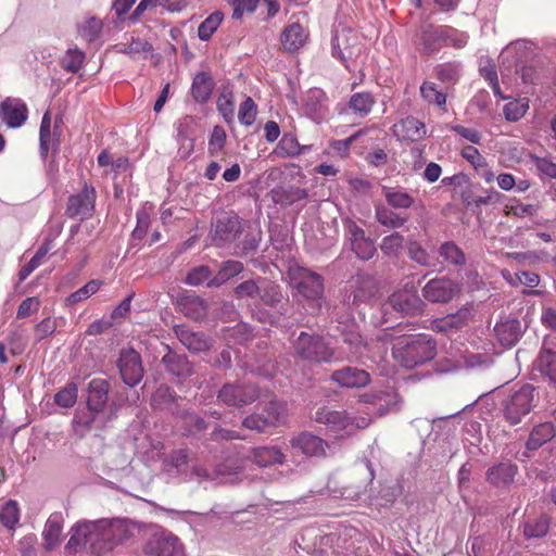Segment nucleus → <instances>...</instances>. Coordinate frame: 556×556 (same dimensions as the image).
<instances>
[{
    "label": "nucleus",
    "mask_w": 556,
    "mask_h": 556,
    "mask_svg": "<svg viewBox=\"0 0 556 556\" xmlns=\"http://www.w3.org/2000/svg\"><path fill=\"white\" fill-rule=\"evenodd\" d=\"M66 544L68 551H77L89 545L91 553L101 555L128 540L131 535L125 519H100L75 525Z\"/></svg>",
    "instance_id": "nucleus-1"
},
{
    "label": "nucleus",
    "mask_w": 556,
    "mask_h": 556,
    "mask_svg": "<svg viewBox=\"0 0 556 556\" xmlns=\"http://www.w3.org/2000/svg\"><path fill=\"white\" fill-rule=\"evenodd\" d=\"M210 236L212 242L218 248H229L235 244L236 254L255 252L261 241V231L253 230L250 225L235 214H225L212 225Z\"/></svg>",
    "instance_id": "nucleus-2"
},
{
    "label": "nucleus",
    "mask_w": 556,
    "mask_h": 556,
    "mask_svg": "<svg viewBox=\"0 0 556 556\" xmlns=\"http://www.w3.org/2000/svg\"><path fill=\"white\" fill-rule=\"evenodd\" d=\"M377 340L382 343L393 342L392 355L405 368H415L437 355V343L426 333L395 337L393 330H386Z\"/></svg>",
    "instance_id": "nucleus-3"
},
{
    "label": "nucleus",
    "mask_w": 556,
    "mask_h": 556,
    "mask_svg": "<svg viewBox=\"0 0 556 556\" xmlns=\"http://www.w3.org/2000/svg\"><path fill=\"white\" fill-rule=\"evenodd\" d=\"M329 317L332 323H336L337 330L342 338V341L349 345L351 352L358 357L371 358L370 345L363 338L359 326L351 312L341 311L340 306H332L329 308Z\"/></svg>",
    "instance_id": "nucleus-4"
},
{
    "label": "nucleus",
    "mask_w": 556,
    "mask_h": 556,
    "mask_svg": "<svg viewBox=\"0 0 556 556\" xmlns=\"http://www.w3.org/2000/svg\"><path fill=\"white\" fill-rule=\"evenodd\" d=\"M294 356L312 364L332 363L340 359L324 337L302 331L292 343Z\"/></svg>",
    "instance_id": "nucleus-5"
},
{
    "label": "nucleus",
    "mask_w": 556,
    "mask_h": 556,
    "mask_svg": "<svg viewBox=\"0 0 556 556\" xmlns=\"http://www.w3.org/2000/svg\"><path fill=\"white\" fill-rule=\"evenodd\" d=\"M315 421L326 426L336 438H342L354 433L357 429L366 428L370 419L366 417L355 418L346 412L331 410L320 407L315 413Z\"/></svg>",
    "instance_id": "nucleus-6"
},
{
    "label": "nucleus",
    "mask_w": 556,
    "mask_h": 556,
    "mask_svg": "<svg viewBox=\"0 0 556 556\" xmlns=\"http://www.w3.org/2000/svg\"><path fill=\"white\" fill-rule=\"evenodd\" d=\"M534 387L525 384L520 389L510 392L502 403L504 419L510 425L520 424L535 406Z\"/></svg>",
    "instance_id": "nucleus-7"
},
{
    "label": "nucleus",
    "mask_w": 556,
    "mask_h": 556,
    "mask_svg": "<svg viewBox=\"0 0 556 556\" xmlns=\"http://www.w3.org/2000/svg\"><path fill=\"white\" fill-rule=\"evenodd\" d=\"M292 285L307 300L315 303L317 309L321 308L324 300L323 277L304 267L291 268L289 271Z\"/></svg>",
    "instance_id": "nucleus-8"
},
{
    "label": "nucleus",
    "mask_w": 556,
    "mask_h": 556,
    "mask_svg": "<svg viewBox=\"0 0 556 556\" xmlns=\"http://www.w3.org/2000/svg\"><path fill=\"white\" fill-rule=\"evenodd\" d=\"M344 238L351 251L362 261L371 260L377 253L374 240L351 218L342 220Z\"/></svg>",
    "instance_id": "nucleus-9"
},
{
    "label": "nucleus",
    "mask_w": 556,
    "mask_h": 556,
    "mask_svg": "<svg viewBox=\"0 0 556 556\" xmlns=\"http://www.w3.org/2000/svg\"><path fill=\"white\" fill-rule=\"evenodd\" d=\"M258 395V389L253 383H225L218 391L217 399L227 406L241 408L255 402Z\"/></svg>",
    "instance_id": "nucleus-10"
},
{
    "label": "nucleus",
    "mask_w": 556,
    "mask_h": 556,
    "mask_svg": "<svg viewBox=\"0 0 556 556\" xmlns=\"http://www.w3.org/2000/svg\"><path fill=\"white\" fill-rule=\"evenodd\" d=\"M96 199L94 187L84 182L78 193L68 197L65 214L73 219L86 220L93 215Z\"/></svg>",
    "instance_id": "nucleus-11"
},
{
    "label": "nucleus",
    "mask_w": 556,
    "mask_h": 556,
    "mask_svg": "<svg viewBox=\"0 0 556 556\" xmlns=\"http://www.w3.org/2000/svg\"><path fill=\"white\" fill-rule=\"evenodd\" d=\"M362 47L351 30H337L331 39V54L338 59L346 70H351V63L361 54Z\"/></svg>",
    "instance_id": "nucleus-12"
},
{
    "label": "nucleus",
    "mask_w": 556,
    "mask_h": 556,
    "mask_svg": "<svg viewBox=\"0 0 556 556\" xmlns=\"http://www.w3.org/2000/svg\"><path fill=\"white\" fill-rule=\"evenodd\" d=\"M143 551L151 556H182L184 549L177 536L164 530L153 532Z\"/></svg>",
    "instance_id": "nucleus-13"
},
{
    "label": "nucleus",
    "mask_w": 556,
    "mask_h": 556,
    "mask_svg": "<svg viewBox=\"0 0 556 556\" xmlns=\"http://www.w3.org/2000/svg\"><path fill=\"white\" fill-rule=\"evenodd\" d=\"M354 290L344 295L342 301L333 306H340L343 312H351L352 314L358 309L361 303L370 300L377 292L374 280L368 276H357L355 278Z\"/></svg>",
    "instance_id": "nucleus-14"
},
{
    "label": "nucleus",
    "mask_w": 556,
    "mask_h": 556,
    "mask_svg": "<svg viewBox=\"0 0 556 556\" xmlns=\"http://www.w3.org/2000/svg\"><path fill=\"white\" fill-rule=\"evenodd\" d=\"M555 435L556 431L552 422L546 421L535 425L525 443V450L517 452L515 458L520 463H526L533 456L534 452L551 442Z\"/></svg>",
    "instance_id": "nucleus-15"
},
{
    "label": "nucleus",
    "mask_w": 556,
    "mask_h": 556,
    "mask_svg": "<svg viewBox=\"0 0 556 556\" xmlns=\"http://www.w3.org/2000/svg\"><path fill=\"white\" fill-rule=\"evenodd\" d=\"M117 366L123 381L129 386H137L143 378V367L140 354L134 349L121 351Z\"/></svg>",
    "instance_id": "nucleus-16"
},
{
    "label": "nucleus",
    "mask_w": 556,
    "mask_h": 556,
    "mask_svg": "<svg viewBox=\"0 0 556 556\" xmlns=\"http://www.w3.org/2000/svg\"><path fill=\"white\" fill-rule=\"evenodd\" d=\"M426 307L425 302L414 293L401 291L389 296L383 305V312L390 308L404 315H420Z\"/></svg>",
    "instance_id": "nucleus-17"
},
{
    "label": "nucleus",
    "mask_w": 556,
    "mask_h": 556,
    "mask_svg": "<svg viewBox=\"0 0 556 556\" xmlns=\"http://www.w3.org/2000/svg\"><path fill=\"white\" fill-rule=\"evenodd\" d=\"M473 314L470 307L464 306L456 313L448 314L444 317L435 318L431 321V329L435 332L444 334H453L463 330L469 325Z\"/></svg>",
    "instance_id": "nucleus-18"
},
{
    "label": "nucleus",
    "mask_w": 556,
    "mask_h": 556,
    "mask_svg": "<svg viewBox=\"0 0 556 556\" xmlns=\"http://www.w3.org/2000/svg\"><path fill=\"white\" fill-rule=\"evenodd\" d=\"M458 292V285L448 278H434L422 288V296L432 303H447Z\"/></svg>",
    "instance_id": "nucleus-19"
},
{
    "label": "nucleus",
    "mask_w": 556,
    "mask_h": 556,
    "mask_svg": "<svg viewBox=\"0 0 556 556\" xmlns=\"http://www.w3.org/2000/svg\"><path fill=\"white\" fill-rule=\"evenodd\" d=\"M28 117L25 102L18 98H7L0 103V119L10 128H18Z\"/></svg>",
    "instance_id": "nucleus-20"
},
{
    "label": "nucleus",
    "mask_w": 556,
    "mask_h": 556,
    "mask_svg": "<svg viewBox=\"0 0 556 556\" xmlns=\"http://www.w3.org/2000/svg\"><path fill=\"white\" fill-rule=\"evenodd\" d=\"M414 45L426 54L438 52L442 45V26L421 25L415 34Z\"/></svg>",
    "instance_id": "nucleus-21"
},
{
    "label": "nucleus",
    "mask_w": 556,
    "mask_h": 556,
    "mask_svg": "<svg viewBox=\"0 0 556 556\" xmlns=\"http://www.w3.org/2000/svg\"><path fill=\"white\" fill-rule=\"evenodd\" d=\"M330 380L341 388H363L369 384L370 375L358 367L345 366L333 370L330 375Z\"/></svg>",
    "instance_id": "nucleus-22"
},
{
    "label": "nucleus",
    "mask_w": 556,
    "mask_h": 556,
    "mask_svg": "<svg viewBox=\"0 0 556 556\" xmlns=\"http://www.w3.org/2000/svg\"><path fill=\"white\" fill-rule=\"evenodd\" d=\"M493 331L502 346L511 348L520 340L523 333V327L518 319L507 317L497 321Z\"/></svg>",
    "instance_id": "nucleus-23"
},
{
    "label": "nucleus",
    "mask_w": 556,
    "mask_h": 556,
    "mask_svg": "<svg viewBox=\"0 0 556 556\" xmlns=\"http://www.w3.org/2000/svg\"><path fill=\"white\" fill-rule=\"evenodd\" d=\"M290 443L294 450L311 457L326 456V448L329 447L326 441L309 432L299 433L291 439Z\"/></svg>",
    "instance_id": "nucleus-24"
},
{
    "label": "nucleus",
    "mask_w": 556,
    "mask_h": 556,
    "mask_svg": "<svg viewBox=\"0 0 556 556\" xmlns=\"http://www.w3.org/2000/svg\"><path fill=\"white\" fill-rule=\"evenodd\" d=\"M361 402L376 407L379 416H384L397 409L399 395L393 390L375 391L363 394Z\"/></svg>",
    "instance_id": "nucleus-25"
},
{
    "label": "nucleus",
    "mask_w": 556,
    "mask_h": 556,
    "mask_svg": "<svg viewBox=\"0 0 556 556\" xmlns=\"http://www.w3.org/2000/svg\"><path fill=\"white\" fill-rule=\"evenodd\" d=\"M518 473V466L510 460L501 462L486 470V481L495 488H507Z\"/></svg>",
    "instance_id": "nucleus-26"
},
{
    "label": "nucleus",
    "mask_w": 556,
    "mask_h": 556,
    "mask_svg": "<svg viewBox=\"0 0 556 556\" xmlns=\"http://www.w3.org/2000/svg\"><path fill=\"white\" fill-rule=\"evenodd\" d=\"M392 132L399 140L417 141L426 136L425 124L414 116H407L392 126Z\"/></svg>",
    "instance_id": "nucleus-27"
},
{
    "label": "nucleus",
    "mask_w": 556,
    "mask_h": 556,
    "mask_svg": "<svg viewBox=\"0 0 556 556\" xmlns=\"http://www.w3.org/2000/svg\"><path fill=\"white\" fill-rule=\"evenodd\" d=\"M174 331L180 343L191 353L204 352L211 346L208 339L202 332H193L185 326H176Z\"/></svg>",
    "instance_id": "nucleus-28"
},
{
    "label": "nucleus",
    "mask_w": 556,
    "mask_h": 556,
    "mask_svg": "<svg viewBox=\"0 0 556 556\" xmlns=\"http://www.w3.org/2000/svg\"><path fill=\"white\" fill-rule=\"evenodd\" d=\"M110 383L105 379L94 378L88 384L87 406L93 410L104 409L109 399Z\"/></svg>",
    "instance_id": "nucleus-29"
},
{
    "label": "nucleus",
    "mask_w": 556,
    "mask_h": 556,
    "mask_svg": "<svg viewBox=\"0 0 556 556\" xmlns=\"http://www.w3.org/2000/svg\"><path fill=\"white\" fill-rule=\"evenodd\" d=\"M167 353L162 357L165 369L178 378H186L192 375V367L185 355H179L166 346Z\"/></svg>",
    "instance_id": "nucleus-30"
},
{
    "label": "nucleus",
    "mask_w": 556,
    "mask_h": 556,
    "mask_svg": "<svg viewBox=\"0 0 556 556\" xmlns=\"http://www.w3.org/2000/svg\"><path fill=\"white\" fill-rule=\"evenodd\" d=\"M362 465L367 471V477L365 481L356 485L344 486L340 491H333V497L343 498L352 502L359 500L361 495L366 492L367 486L372 482L375 478L374 468L371 467L370 462L368 459H365L362 462Z\"/></svg>",
    "instance_id": "nucleus-31"
},
{
    "label": "nucleus",
    "mask_w": 556,
    "mask_h": 556,
    "mask_svg": "<svg viewBox=\"0 0 556 556\" xmlns=\"http://www.w3.org/2000/svg\"><path fill=\"white\" fill-rule=\"evenodd\" d=\"M375 218L381 226L391 229L402 228L408 220L407 216L393 211L392 207H388L382 203L375 205Z\"/></svg>",
    "instance_id": "nucleus-32"
},
{
    "label": "nucleus",
    "mask_w": 556,
    "mask_h": 556,
    "mask_svg": "<svg viewBox=\"0 0 556 556\" xmlns=\"http://www.w3.org/2000/svg\"><path fill=\"white\" fill-rule=\"evenodd\" d=\"M181 312L193 320H202L208 309V305L205 300L198 295H186L180 301Z\"/></svg>",
    "instance_id": "nucleus-33"
},
{
    "label": "nucleus",
    "mask_w": 556,
    "mask_h": 556,
    "mask_svg": "<svg viewBox=\"0 0 556 556\" xmlns=\"http://www.w3.org/2000/svg\"><path fill=\"white\" fill-rule=\"evenodd\" d=\"M243 470V462L239 458H227L214 468V473L217 478V483H232L236 478Z\"/></svg>",
    "instance_id": "nucleus-34"
},
{
    "label": "nucleus",
    "mask_w": 556,
    "mask_h": 556,
    "mask_svg": "<svg viewBox=\"0 0 556 556\" xmlns=\"http://www.w3.org/2000/svg\"><path fill=\"white\" fill-rule=\"evenodd\" d=\"M381 192L388 206L394 210H408L415 203V199L409 193L401 189L382 186Z\"/></svg>",
    "instance_id": "nucleus-35"
},
{
    "label": "nucleus",
    "mask_w": 556,
    "mask_h": 556,
    "mask_svg": "<svg viewBox=\"0 0 556 556\" xmlns=\"http://www.w3.org/2000/svg\"><path fill=\"white\" fill-rule=\"evenodd\" d=\"M213 89L214 81L207 73L200 72L194 76L191 86V94L197 102H207L211 98Z\"/></svg>",
    "instance_id": "nucleus-36"
},
{
    "label": "nucleus",
    "mask_w": 556,
    "mask_h": 556,
    "mask_svg": "<svg viewBox=\"0 0 556 556\" xmlns=\"http://www.w3.org/2000/svg\"><path fill=\"white\" fill-rule=\"evenodd\" d=\"M63 530V518L61 514H52L48 518L45 530V547L48 551H52L59 543Z\"/></svg>",
    "instance_id": "nucleus-37"
},
{
    "label": "nucleus",
    "mask_w": 556,
    "mask_h": 556,
    "mask_svg": "<svg viewBox=\"0 0 556 556\" xmlns=\"http://www.w3.org/2000/svg\"><path fill=\"white\" fill-rule=\"evenodd\" d=\"M253 462L261 467H268L285 462V454L275 446L255 447L252 451Z\"/></svg>",
    "instance_id": "nucleus-38"
},
{
    "label": "nucleus",
    "mask_w": 556,
    "mask_h": 556,
    "mask_svg": "<svg viewBox=\"0 0 556 556\" xmlns=\"http://www.w3.org/2000/svg\"><path fill=\"white\" fill-rule=\"evenodd\" d=\"M327 96L319 88L309 89L304 99L306 112L312 117H321L327 109Z\"/></svg>",
    "instance_id": "nucleus-39"
},
{
    "label": "nucleus",
    "mask_w": 556,
    "mask_h": 556,
    "mask_svg": "<svg viewBox=\"0 0 556 556\" xmlns=\"http://www.w3.org/2000/svg\"><path fill=\"white\" fill-rule=\"evenodd\" d=\"M420 96L429 105H434L446 112V91L433 81H424L420 86Z\"/></svg>",
    "instance_id": "nucleus-40"
},
{
    "label": "nucleus",
    "mask_w": 556,
    "mask_h": 556,
    "mask_svg": "<svg viewBox=\"0 0 556 556\" xmlns=\"http://www.w3.org/2000/svg\"><path fill=\"white\" fill-rule=\"evenodd\" d=\"M305 39L304 29L298 23L289 25L281 34V45L289 52L299 50L304 45Z\"/></svg>",
    "instance_id": "nucleus-41"
},
{
    "label": "nucleus",
    "mask_w": 556,
    "mask_h": 556,
    "mask_svg": "<svg viewBox=\"0 0 556 556\" xmlns=\"http://www.w3.org/2000/svg\"><path fill=\"white\" fill-rule=\"evenodd\" d=\"M438 253L443 262L450 266L462 267L467 262L466 254L454 241L443 242L439 247Z\"/></svg>",
    "instance_id": "nucleus-42"
},
{
    "label": "nucleus",
    "mask_w": 556,
    "mask_h": 556,
    "mask_svg": "<svg viewBox=\"0 0 556 556\" xmlns=\"http://www.w3.org/2000/svg\"><path fill=\"white\" fill-rule=\"evenodd\" d=\"M243 264L239 261L229 260L223 262L218 273L208 281V287H218L243 270Z\"/></svg>",
    "instance_id": "nucleus-43"
},
{
    "label": "nucleus",
    "mask_w": 556,
    "mask_h": 556,
    "mask_svg": "<svg viewBox=\"0 0 556 556\" xmlns=\"http://www.w3.org/2000/svg\"><path fill=\"white\" fill-rule=\"evenodd\" d=\"M375 104V99L369 92H356L351 96L348 108L357 116H367Z\"/></svg>",
    "instance_id": "nucleus-44"
},
{
    "label": "nucleus",
    "mask_w": 556,
    "mask_h": 556,
    "mask_svg": "<svg viewBox=\"0 0 556 556\" xmlns=\"http://www.w3.org/2000/svg\"><path fill=\"white\" fill-rule=\"evenodd\" d=\"M40 155L46 159L49 150L55 148V140L51 134V116L46 112L42 116L39 129Z\"/></svg>",
    "instance_id": "nucleus-45"
},
{
    "label": "nucleus",
    "mask_w": 556,
    "mask_h": 556,
    "mask_svg": "<svg viewBox=\"0 0 556 556\" xmlns=\"http://www.w3.org/2000/svg\"><path fill=\"white\" fill-rule=\"evenodd\" d=\"M407 255L413 262L424 267H432L437 264L435 258L417 240H409L407 243Z\"/></svg>",
    "instance_id": "nucleus-46"
},
{
    "label": "nucleus",
    "mask_w": 556,
    "mask_h": 556,
    "mask_svg": "<svg viewBox=\"0 0 556 556\" xmlns=\"http://www.w3.org/2000/svg\"><path fill=\"white\" fill-rule=\"evenodd\" d=\"M178 400L177 394L168 386H160L151 397V405L157 409H172Z\"/></svg>",
    "instance_id": "nucleus-47"
},
{
    "label": "nucleus",
    "mask_w": 556,
    "mask_h": 556,
    "mask_svg": "<svg viewBox=\"0 0 556 556\" xmlns=\"http://www.w3.org/2000/svg\"><path fill=\"white\" fill-rule=\"evenodd\" d=\"M51 248V241L48 240H46L40 245L35 255L29 260V262L21 268L18 273L20 281H24L37 267L40 266L42 258L47 255Z\"/></svg>",
    "instance_id": "nucleus-48"
},
{
    "label": "nucleus",
    "mask_w": 556,
    "mask_h": 556,
    "mask_svg": "<svg viewBox=\"0 0 556 556\" xmlns=\"http://www.w3.org/2000/svg\"><path fill=\"white\" fill-rule=\"evenodd\" d=\"M185 434L195 435L206 430L207 424L194 412H186L181 416Z\"/></svg>",
    "instance_id": "nucleus-49"
},
{
    "label": "nucleus",
    "mask_w": 556,
    "mask_h": 556,
    "mask_svg": "<svg viewBox=\"0 0 556 556\" xmlns=\"http://www.w3.org/2000/svg\"><path fill=\"white\" fill-rule=\"evenodd\" d=\"M548 528L549 519L546 516H541L525 523L523 534L527 539H539L547 533Z\"/></svg>",
    "instance_id": "nucleus-50"
},
{
    "label": "nucleus",
    "mask_w": 556,
    "mask_h": 556,
    "mask_svg": "<svg viewBox=\"0 0 556 556\" xmlns=\"http://www.w3.org/2000/svg\"><path fill=\"white\" fill-rule=\"evenodd\" d=\"M468 35L451 26H442V45L456 49L464 48L468 42Z\"/></svg>",
    "instance_id": "nucleus-51"
},
{
    "label": "nucleus",
    "mask_w": 556,
    "mask_h": 556,
    "mask_svg": "<svg viewBox=\"0 0 556 556\" xmlns=\"http://www.w3.org/2000/svg\"><path fill=\"white\" fill-rule=\"evenodd\" d=\"M274 153L279 157L295 156L301 153L300 144L293 135L285 134Z\"/></svg>",
    "instance_id": "nucleus-52"
},
{
    "label": "nucleus",
    "mask_w": 556,
    "mask_h": 556,
    "mask_svg": "<svg viewBox=\"0 0 556 556\" xmlns=\"http://www.w3.org/2000/svg\"><path fill=\"white\" fill-rule=\"evenodd\" d=\"M306 197L307 192L300 188L279 189L273 192V200L277 204L281 205H290L295 201L305 199Z\"/></svg>",
    "instance_id": "nucleus-53"
},
{
    "label": "nucleus",
    "mask_w": 556,
    "mask_h": 556,
    "mask_svg": "<svg viewBox=\"0 0 556 556\" xmlns=\"http://www.w3.org/2000/svg\"><path fill=\"white\" fill-rule=\"evenodd\" d=\"M78 387L75 382H68L54 395V402L58 406L70 408L73 407L77 401Z\"/></svg>",
    "instance_id": "nucleus-54"
},
{
    "label": "nucleus",
    "mask_w": 556,
    "mask_h": 556,
    "mask_svg": "<svg viewBox=\"0 0 556 556\" xmlns=\"http://www.w3.org/2000/svg\"><path fill=\"white\" fill-rule=\"evenodd\" d=\"M404 236L400 232H393L382 238L380 250L387 256H397L403 248Z\"/></svg>",
    "instance_id": "nucleus-55"
},
{
    "label": "nucleus",
    "mask_w": 556,
    "mask_h": 556,
    "mask_svg": "<svg viewBox=\"0 0 556 556\" xmlns=\"http://www.w3.org/2000/svg\"><path fill=\"white\" fill-rule=\"evenodd\" d=\"M223 21V13L214 12L207 16L198 28V36L201 40H208L216 31Z\"/></svg>",
    "instance_id": "nucleus-56"
},
{
    "label": "nucleus",
    "mask_w": 556,
    "mask_h": 556,
    "mask_svg": "<svg viewBox=\"0 0 556 556\" xmlns=\"http://www.w3.org/2000/svg\"><path fill=\"white\" fill-rule=\"evenodd\" d=\"M152 50V46L142 39L132 38L131 41L127 45H124L119 48V52L131 56L132 59L137 58H147V54Z\"/></svg>",
    "instance_id": "nucleus-57"
},
{
    "label": "nucleus",
    "mask_w": 556,
    "mask_h": 556,
    "mask_svg": "<svg viewBox=\"0 0 556 556\" xmlns=\"http://www.w3.org/2000/svg\"><path fill=\"white\" fill-rule=\"evenodd\" d=\"M258 298L263 304L267 306H275L282 299L281 289L274 282H266L261 286V293H258Z\"/></svg>",
    "instance_id": "nucleus-58"
},
{
    "label": "nucleus",
    "mask_w": 556,
    "mask_h": 556,
    "mask_svg": "<svg viewBox=\"0 0 556 556\" xmlns=\"http://www.w3.org/2000/svg\"><path fill=\"white\" fill-rule=\"evenodd\" d=\"M84 60L85 53L77 48H73L66 51L61 60V65L65 71L76 73L81 67Z\"/></svg>",
    "instance_id": "nucleus-59"
},
{
    "label": "nucleus",
    "mask_w": 556,
    "mask_h": 556,
    "mask_svg": "<svg viewBox=\"0 0 556 556\" xmlns=\"http://www.w3.org/2000/svg\"><path fill=\"white\" fill-rule=\"evenodd\" d=\"M18 520H20V510H18L16 502H14V501L7 502L1 507V510H0L1 523L9 529H13L15 527V525L18 522Z\"/></svg>",
    "instance_id": "nucleus-60"
},
{
    "label": "nucleus",
    "mask_w": 556,
    "mask_h": 556,
    "mask_svg": "<svg viewBox=\"0 0 556 556\" xmlns=\"http://www.w3.org/2000/svg\"><path fill=\"white\" fill-rule=\"evenodd\" d=\"M264 412L266 419L270 421V427L278 426L286 420V406L278 401H270Z\"/></svg>",
    "instance_id": "nucleus-61"
},
{
    "label": "nucleus",
    "mask_w": 556,
    "mask_h": 556,
    "mask_svg": "<svg viewBox=\"0 0 556 556\" xmlns=\"http://www.w3.org/2000/svg\"><path fill=\"white\" fill-rule=\"evenodd\" d=\"M257 108L251 98H247L239 108L238 118L244 126H252L255 122Z\"/></svg>",
    "instance_id": "nucleus-62"
},
{
    "label": "nucleus",
    "mask_w": 556,
    "mask_h": 556,
    "mask_svg": "<svg viewBox=\"0 0 556 556\" xmlns=\"http://www.w3.org/2000/svg\"><path fill=\"white\" fill-rule=\"evenodd\" d=\"M100 288V282L97 280H90L84 287L79 288L75 292L68 295L66 302L68 304H75L81 302L92 294H94Z\"/></svg>",
    "instance_id": "nucleus-63"
},
{
    "label": "nucleus",
    "mask_w": 556,
    "mask_h": 556,
    "mask_svg": "<svg viewBox=\"0 0 556 556\" xmlns=\"http://www.w3.org/2000/svg\"><path fill=\"white\" fill-rule=\"evenodd\" d=\"M211 275H212V273H211L210 268L205 265H201V266L192 268L188 273V275L185 279V283H187L189 286H200V285H203L204 282H206V285H207L208 281L212 279Z\"/></svg>",
    "instance_id": "nucleus-64"
}]
</instances>
